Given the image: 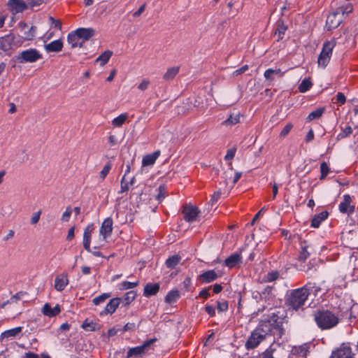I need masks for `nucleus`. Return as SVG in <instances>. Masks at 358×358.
<instances>
[{"instance_id":"obj_1","label":"nucleus","mask_w":358,"mask_h":358,"mask_svg":"<svg viewBox=\"0 0 358 358\" xmlns=\"http://www.w3.org/2000/svg\"><path fill=\"white\" fill-rule=\"evenodd\" d=\"M310 285L311 284L308 283L301 288L291 291L286 300L289 309L298 310L303 308L310 294Z\"/></svg>"},{"instance_id":"obj_41","label":"nucleus","mask_w":358,"mask_h":358,"mask_svg":"<svg viewBox=\"0 0 358 358\" xmlns=\"http://www.w3.org/2000/svg\"><path fill=\"white\" fill-rule=\"evenodd\" d=\"M110 294H107V293L102 294L95 297L93 299V303L96 306H98V305L105 302V301L106 299H108V298H110Z\"/></svg>"},{"instance_id":"obj_23","label":"nucleus","mask_w":358,"mask_h":358,"mask_svg":"<svg viewBox=\"0 0 358 358\" xmlns=\"http://www.w3.org/2000/svg\"><path fill=\"white\" fill-rule=\"evenodd\" d=\"M67 41L71 45L72 48L76 47H81L83 45V41L78 37L76 31H72L69 34L67 37Z\"/></svg>"},{"instance_id":"obj_43","label":"nucleus","mask_w":358,"mask_h":358,"mask_svg":"<svg viewBox=\"0 0 358 358\" xmlns=\"http://www.w3.org/2000/svg\"><path fill=\"white\" fill-rule=\"evenodd\" d=\"M275 350V348H274V345L273 344L271 345L270 347L268 348H267L262 354V358H273V354Z\"/></svg>"},{"instance_id":"obj_19","label":"nucleus","mask_w":358,"mask_h":358,"mask_svg":"<svg viewBox=\"0 0 358 358\" xmlns=\"http://www.w3.org/2000/svg\"><path fill=\"white\" fill-rule=\"evenodd\" d=\"M63 48V42L62 40L58 39L53 41L48 44L45 45V50L48 52H57L62 50Z\"/></svg>"},{"instance_id":"obj_34","label":"nucleus","mask_w":358,"mask_h":358,"mask_svg":"<svg viewBox=\"0 0 358 358\" xmlns=\"http://www.w3.org/2000/svg\"><path fill=\"white\" fill-rule=\"evenodd\" d=\"M312 85L313 83L310 78H304L299 85L298 89L300 92L304 93L309 90Z\"/></svg>"},{"instance_id":"obj_20","label":"nucleus","mask_w":358,"mask_h":358,"mask_svg":"<svg viewBox=\"0 0 358 358\" xmlns=\"http://www.w3.org/2000/svg\"><path fill=\"white\" fill-rule=\"evenodd\" d=\"M242 257L240 253H234L228 257L224 261V265L229 268H233L241 262Z\"/></svg>"},{"instance_id":"obj_7","label":"nucleus","mask_w":358,"mask_h":358,"mask_svg":"<svg viewBox=\"0 0 358 358\" xmlns=\"http://www.w3.org/2000/svg\"><path fill=\"white\" fill-rule=\"evenodd\" d=\"M156 341L155 338H151L143 343V345L130 348L127 352V358L137 357L144 355L150 348V345Z\"/></svg>"},{"instance_id":"obj_32","label":"nucleus","mask_w":358,"mask_h":358,"mask_svg":"<svg viewBox=\"0 0 358 358\" xmlns=\"http://www.w3.org/2000/svg\"><path fill=\"white\" fill-rule=\"evenodd\" d=\"M127 118L128 114L122 113L113 120L112 124L115 127H120L125 122Z\"/></svg>"},{"instance_id":"obj_36","label":"nucleus","mask_w":358,"mask_h":358,"mask_svg":"<svg viewBox=\"0 0 358 358\" xmlns=\"http://www.w3.org/2000/svg\"><path fill=\"white\" fill-rule=\"evenodd\" d=\"M287 29V27L284 24L282 20H279L277 22V28L275 29V34L278 35V38L281 39L283 37L286 30Z\"/></svg>"},{"instance_id":"obj_14","label":"nucleus","mask_w":358,"mask_h":358,"mask_svg":"<svg viewBox=\"0 0 358 358\" xmlns=\"http://www.w3.org/2000/svg\"><path fill=\"white\" fill-rule=\"evenodd\" d=\"M8 6L14 13H21L27 8V5L22 0H9Z\"/></svg>"},{"instance_id":"obj_53","label":"nucleus","mask_w":358,"mask_h":358,"mask_svg":"<svg viewBox=\"0 0 358 358\" xmlns=\"http://www.w3.org/2000/svg\"><path fill=\"white\" fill-rule=\"evenodd\" d=\"M72 213V210L70 207L66 208L65 212L63 213L62 220L64 222H68Z\"/></svg>"},{"instance_id":"obj_64","label":"nucleus","mask_w":358,"mask_h":358,"mask_svg":"<svg viewBox=\"0 0 358 358\" xmlns=\"http://www.w3.org/2000/svg\"><path fill=\"white\" fill-rule=\"evenodd\" d=\"M50 21L52 22V25L58 29H61L62 28V23L59 20H55L52 17H50L49 18Z\"/></svg>"},{"instance_id":"obj_54","label":"nucleus","mask_w":358,"mask_h":358,"mask_svg":"<svg viewBox=\"0 0 358 358\" xmlns=\"http://www.w3.org/2000/svg\"><path fill=\"white\" fill-rule=\"evenodd\" d=\"M96 324L93 322H87V321L84 322L83 324V327L87 331H94L95 330Z\"/></svg>"},{"instance_id":"obj_59","label":"nucleus","mask_w":358,"mask_h":358,"mask_svg":"<svg viewBox=\"0 0 358 358\" xmlns=\"http://www.w3.org/2000/svg\"><path fill=\"white\" fill-rule=\"evenodd\" d=\"M235 153H236V149L235 148H231V149L228 150L227 152V155L224 157L225 160H231V159H232L234 157V156H235Z\"/></svg>"},{"instance_id":"obj_31","label":"nucleus","mask_w":358,"mask_h":358,"mask_svg":"<svg viewBox=\"0 0 358 358\" xmlns=\"http://www.w3.org/2000/svg\"><path fill=\"white\" fill-rule=\"evenodd\" d=\"M308 246L307 245L306 242H301L300 243V252L299 256V259L301 261H305L309 257L310 253L308 251Z\"/></svg>"},{"instance_id":"obj_24","label":"nucleus","mask_w":358,"mask_h":358,"mask_svg":"<svg viewBox=\"0 0 358 358\" xmlns=\"http://www.w3.org/2000/svg\"><path fill=\"white\" fill-rule=\"evenodd\" d=\"M22 331V327H17L3 331L1 335V339L15 338L18 336Z\"/></svg>"},{"instance_id":"obj_35","label":"nucleus","mask_w":358,"mask_h":358,"mask_svg":"<svg viewBox=\"0 0 358 358\" xmlns=\"http://www.w3.org/2000/svg\"><path fill=\"white\" fill-rule=\"evenodd\" d=\"M179 296L180 294L178 290L170 291L165 297V301L168 303H175Z\"/></svg>"},{"instance_id":"obj_3","label":"nucleus","mask_w":358,"mask_h":358,"mask_svg":"<svg viewBox=\"0 0 358 358\" xmlns=\"http://www.w3.org/2000/svg\"><path fill=\"white\" fill-rule=\"evenodd\" d=\"M315 321L320 329H329L336 327L339 319L329 310H322L315 314Z\"/></svg>"},{"instance_id":"obj_13","label":"nucleus","mask_w":358,"mask_h":358,"mask_svg":"<svg viewBox=\"0 0 358 358\" xmlns=\"http://www.w3.org/2000/svg\"><path fill=\"white\" fill-rule=\"evenodd\" d=\"M16 36L13 34H8L0 38V49L4 52L10 50L11 45L17 43L15 41Z\"/></svg>"},{"instance_id":"obj_50","label":"nucleus","mask_w":358,"mask_h":358,"mask_svg":"<svg viewBox=\"0 0 358 358\" xmlns=\"http://www.w3.org/2000/svg\"><path fill=\"white\" fill-rule=\"evenodd\" d=\"M229 306L227 301H217V308L219 312H223L228 310Z\"/></svg>"},{"instance_id":"obj_16","label":"nucleus","mask_w":358,"mask_h":358,"mask_svg":"<svg viewBox=\"0 0 358 358\" xmlns=\"http://www.w3.org/2000/svg\"><path fill=\"white\" fill-rule=\"evenodd\" d=\"M75 31L78 34V37L81 39L83 43L89 40L95 34V31L92 28H79Z\"/></svg>"},{"instance_id":"obj_52","label":"nucleus","mask_w":358,"mask_h":358,"mask_svg":"<svg viewBox=\"0 0 358 358\" xmlns=\"http://www.w3.org/2000/svg\"><path fill=\"white\" fill-rule=\"evenodd\" d=\"M158 190V194L157 196V199L158 201H161L162 199H164L165 198V194H166V189H165V187L164 186H159L157 189Z\"/></svg>"},{"instance_id":"obj_61","label":"nucleus","mask_w":358,"mask_h":358,"mask_svg":"<svg viewBox=\"0 0 358 358\" xmlns=\"http://www.w3.org/2000/svg\"><path fill=\"white\" fill-rule=\"evenodd\" d=\"M205 310L210 317H213L215 315V309L213 306L206 305L205 306Z\"/></svg>"},{"instance_id":"obj_40","label":"nucleus","mask_w":358,"mask_h":358,"mask_svg":"<svg viewBox=\"0 0 358 358\" xmlns=\"http://www.w3.org/2000/svg\"><path fill=\"white\" fill-rule=\"evenodd\" d=\"M112 168V164L110 162H108L103 168V169L99 173V177L101 180H103L106 177L109 173L110 171Z\"/></svg>"},{"instance_id":"obj_5","label":"nucleus","mask_w":358,"mask_h":358,"mask_svg":"<svg viewBox=\"0 0 358 358\" xmlns=\"http://www.w3.org/2000/svg\"><path fill=\"white\" fill-rule=\"evenodd\" d=\"M336 45L335 40H331L326 41L322 47V50L318 57L317 63L318 65L322 67H325L331 58L332 55V50Z\"/></svg>"},{"instance_id":"obj_27","label":"nucleus","mask_w":358,"mask_h":358,"mask_svg":"<svg viewBox=\"0 0 358 358\" xmlns=\"http://www.w3.org/2000/svg\"><path fill=\"white\" fill-rule=\"evenodd\" d=\"M351 198L350 195L345 194L343 196V201L341 202L338 206L339 210L343 213H346L348 212L349 208H350Z\"/></svg>"},{"instance_id":"obj_15","label":"nucleus","mask_w":358,"mask_h":358,"mask_svg":"<svg viewBox=\"0 0 358 358\" xmlns=\"http://www.w3.org/2000/svg\"><path fill=\"white\" fill-rule=\"evenodd\" d=\"M69 284L68 275L66 273H62L56 276L55 279V288L59 291H63Z\"/></svg>"},{"instance_id":"obj_21","label":"nucleus","mask_w":358,"mask_h":358,"mask_svg":"<svg viewBox=\"0 0 358 358\" xmlns=\"http://www.w3.org/2000/svg\"><path fill=\"white\" fill-rule=\"evenodd\" d=\"M217 278V274L214 270L207 271L199 275V279L202 282L209 283Z\"/></svg>"},{"instance_id":"obj_28","label":"nucleus","mask_w":358,"mask_h":358,"mask_svg":"<svg viewBox=\"0 0 358 358\" xmlns=\"http://www.w3.org/2000/svg\"><path fill=\"white\" fill-rule=\"evenodd\" d=\"M180 70L179 66H173L169 68L163 76V79L165 80H173L176 75L178 73Z\"/></svg>"},{"instance_id":"obj_6","label":"nucleus","mask_w":358,"mask_h":358,"mask_svg":"<svg viewBox=\"0 0 358 358\" xmlns=\"http://www.w3.org/2000/svg\"><path fill=\"white\" fill-rule=\"evenodd\" d=\"M18 27L22 33V41H17L21 45L24 41H32L36 34L37 27L31 25L29 26L27 23L20 22L18 24Z\"/></svg>"},{"instance_id":"obj_33","label":"nucleus","mask_w":358,"mask_h":358,"mask_svg":"<svg viewBox=\"0 0 358 358\" xmlns=\"http://www.w3.org/2000/svg\"><path fill=\"white\" fill-rule=\"evenodd\" d=\"M325 108L324 107L318 108L316 110L312 111L307 117V120L310 122L315 119H319L324 112Z\"/></svg>"},{"instance_id":"obj_45","label":"nucleus","mask_w":358,"mask_h":358,"mask_svg":"<svg viewBox=\"0 0 358 358\" xmlns=\"http://www.w3.org/2000/svg\"><path fill=\"white\" fill-rule=\"evenodd\" d=\"M120 183V190L118 192V194H122L127 192L129 188V184L128 182L125 181V176L122 177Z\"/></svg>"},{"instance_id":"obj_42","label":"nucleus","mask_w":358,"mask_h":358,"mask_svg":"<svg viewBox=\"0 0 358 358\" xmlns=\"http://www.w3.org/2000/svg\"><path fill=\"white\" fill-rule=\"evenodd\" d=\"M352 133V129L350 126H347L342 129V131L337 136V139L341 140L350 136Z\"/></svg>"},{"instance_id":"obj_12","label":"nucleus","mask_w":358,"mask_h":358,"mask_svg":"<svg viewBox=\"0 0 358 358\" xmlns=\"http://www.w3.org/2000/svg\"><path fill=\"white\" fill-rule=\"evenodd\" d=\"M113 222L111 217H107L102 222L99 233L103 236V240L111 235L113 231Z\"/></svg>"},{"instance_id":"obj_63","label":"nucleus","mask_w":358,"mask_h":358,"mask_svg":"<svg viewBox=\"0 0 358 358\" xmlns=\"http://www.w3.org/2000/svg\"><path fill=\"white\" fill-rule=\"evenodd\" d=\"M40 216H41V211L34 213L31 218V223L32 224H36L40 220Z\"/></svg>"},{"instance_id":"obj_60","label":"nucleus","mask_w":358,"mask_h":358,"mask_svg":"<svg viewBox=\"0 0 358 358\" xmlns=\"http://www.w3.org/2000/svg\"><path fill=\"white\" fill-rule=\"evenodd\" d=\"M135 328H136L135 323H134V322H128V323H127L124 326V327L122 329V331L125 332V331H133V330L135 329Z\"/></svg>"},{"instance_id":"obj_58","label":"nucleus","mask_w":358,"mask_h":358,"mask_svg":"<svg viewBox=\"0 0 358 358\" xmlns=\"http://www.w3.org/2000/svg\"><path fill=\"white\" fill-rule=\"evenodd\" d=\"M191 284H192V281H191L190 278H189V277L185 278L182 283V287L185 291L189 290Z\"/></svg>"},{"instance_id":"obj_29","label":"nucleus","mask_w":358,"mask_h":358,"mask_svg":"<svg viewBox=\"0 0 358 358\" xmlns=\"http://www.w3.org/2000/svg\"><path fill=\"white\" fill-rule=\"evenodd\" d=\"M112 55L113 52L110 50H106L96 58V62L101 66H104L109 61Z\"/></svg>"},{"instance_id":"obj_38","label":"nucleus","mask_w":358,"mask_h":358,"mask_svg":"<svg viewBox=\"0 0 358 358\" xmlns=\"http://www.w3.org/2000/svg\"><path fill=\"white\" fill-rule=\"evenodd\" d=\"M280 276L279 272L277 271H272L268 272L263 278L264 282H271L276 280Z\"/></svg>"},{"instance_id":"obj_11","label":"nucleus","mask_w":358,"mask_h":358,"mask_svg":"<svg viewBox=\"0 0 358 358\" xmlns=\"http://www.w3.org/2000/svg\"><path fill=\"white\" fill-rule=\"evenodd\" d=\"M285 71L280 69H268L264 71V77L268 85H271L275 78H281L284 76Z\"/></svg>"},{"instance_id":"obj_55","label":"nucleus","mask_w":358,"mask_h":358,"mask_svg":"<svg viewBox=\"0 0 358 358\" xmlns=\"http://www.w3.org/2000/svg\"><path fill=\"white\" fill-rule=\"evenodd\" d=\"M336 11H339L343 17L344 14L351 13L352 11V7L351 5H348L345 7H341L338 8Z\"/></svg>"},{"instance_id":"obj_46","label":"nucleus","mask_w":358,"mask_h":358,"mask_svg":"<svg viewBox=\"0 0 358 358\" xmlns=\"http://www.w3.org/2000/svg\"><path fill=\"white\" fill-rule=\"evenodd\" d=\"M90 241H91V235L83 234V246L84 248L90 252Z\"/></svg>"},{"instance_id":"obj_10","label":"nucleus","mask_w":358,"mask_h":358,"mask_svg":"<svg viewBox=\"0 0 358 358\" xmlns=\"http://www.w3.org/2000/svg\"><path fill=\"white\" fill-rule=\"evenodd\" d=\"M200 213L199 208L191 204H186L183 206L182 214L184 219L189 222H194Z\"/></svg>"},{"instance_id":"obj_9","label":"nucleus","mask_w":358,"mask_h":358,"mask_svg":"<svg viewBox=\"0 0 358 358\" xmlns=\"http://www.w3.org/2000/svg\"><path fill=\"white\" fill-rule=\"evenodd\" d=\"M330 358H354V354L348 344L343 343L332 352Z\"/></svg>"},{"instance_id":"obj_8","label":"nucleus","mask_w":358,"mask_h":358,"mask_svg":"<svg viewBox=\"0 0 358 358\" xmlns=\"http://www.w3.org/2000/svg\"><path fill=\"white\" fill-rule=\"evenodd\" d=\"M343 21L342 15L339 11H334L327 16L325 28L330 31L337 28Z\"/></svg>"},{"instance_id":"obj_18","label":"nucleus","mask_w":358,"mask_h":358,"mask_svg":"<svg viewBox=\"0 0 358 358\" xmlns=\"http://www.w3.org/2000/svg\"><path fill=\"white\" fill-rule=\"evenodd\" d=\"M120 298H113L110 299V301L106 305V306L105 307L104 310L101 313V315L113 313L118 307V306L120 305Z\"/></svg>"},{"instance_id":"obj_49","label":"nucleus","mask_w":358,"mask_h":358,"mask_svg":"<svg viewBox=\"0 0 358 358\" xmlns=\"http://www.w3.org/2000/svg\"><path fill=\"white\" fill-rule=\"evenodd\" d=\"M272 296H273V289L271 287H266L261 294V297L264 299H269Z\"/></svg>"},{"instance_id":"obj_62","label":"nucleus","mask_w":358,"mask_h":358,"mask_svg":"<svg viewBox=\"0 0 358 358\" xmlns=\"http://www.w3.org/2000/svg\"><path fill=\"white\" fill-rule=\"evenodd\" d=\"M221 196V192L217 191L215 192L211 196V199L210 201L211 205L213 206L215 202L217 201V200L220 198Z\"/></svg>"},{"instance_id":"obj_37","label":"nucleus","mask_w":358,"mask_h":358,"mask_svg":"<svg viewBox=\"0 0 358 358\" xmlns=\"http://www.w3.org/2000/svg\"><path fill=\"white\" fill-rule=\"evenodd\" d=\"M240 121L239 113L232 114L228 119L223 122V124L226 126H232L236 124Z\"/></svg>"},{"instance_id":"obj_26","label":"nucleus","mask_w":358,"mask_h":358,"mask_svg":"<svg viewBox=\"0 0 358 358\" xmlns=\"http://www.w3.org/2000/svg\"><path fill=\"white\" fill-rule=\"evenodd\" d=\"M328 217L327 211H322L319 214L314 216L311 221V227L317 228L320 225L321 222L326 220Z\"/></svg>"},{"instance_id":"obj_25","label":"nucleus","mask_w":358,"mask_h":358,"mask_svg":"<svg viewBox=\"0 0 358 358\" xmlns=\"http://www.w3.org/2000/svg\"><path fill=\"white\" fill-rule=\"evenodd\" d=\"M159 289L158 283H148L144 287V296L148 297L156 294Z\"/></svg>"},{"instance_id":"obj_48","label":"nucleus","mask_w":358,"mask_h":358,"mask_svg":"<svg viewBox=\"0 0 358 358\" xmlns=\"http://www.w3.org/2000/svg\"><path fill=\"white\" fill-rule=\"evenodd\" d=\"M293 128V124L292 123H287L285 127L282 129V130L281 131L280 134V137H285L289 133V131L292 130V129Z\"/></svg>"},{"instance_id":"obj_4","label":"nucleus","mask_w":358,"mask_h":358,"mask_svg":"<svg viewBox=\"0 0 358 358\" xmlns=\"http://www.w3.org/2000/svg\"><path fill=\"white\" fill-rule=\"evenodd\" d=\"M42 59V54L36 48H29L19 52L15 56L17 63H34Z\"/></svg>"},{"instance_id":"obj_39","label":"nucleus","mask_w":358,"mask_h":358,"mask_svg":"<svg viewBox=\"0 0 358 358\" xmlns=\"http://www.w3.org/2000/svg\"><path fill=\"white\" fill-rule=\"evenodd\" d=\"M139 284V281L136 282H128V281H124L121 282L120 285V289L122 290L129 289H132L135 287H136Z\"/></svg>"},{"instance_id":"obj_30","label":"nucleus","mask_w":358,"mask_h":358,"mask_svg":"<svg viewBox=\"0 0 358 358\" xmlns=\"http://www.w3.org/2000/svg\"><path fill=\"white\" fill-rule=\"evenodd\" d=\"M180 260L181 257L178 255H175L168 258L165 264L167 268H173L179 264Z\"/></svg>"},{"instance_id":"obj_22","label":"nucleus","mask_w":358,"mask_h":358,"mask_svg":"<svg viewBox=\"0 0 358 358\" xmlns=\"http://www.w3.org/2000/svg\"><path fill=\"white\" fill-rule=\"evenodd\" d=\"M159 155L160 151L157 150L152 154L144 156L142 160V165L143 166L153 165L155 163L157 159L159 157Z\"/></svg>"},{"instance_id":"obj_17","label":"nucleus","mask_w":358,"mask_h":358,"mask_svg":"<svg viewBox=\"0 0 358 358\" xmlns=\"http://www.w3.org/2000/svg\"><path fill=\"white\" fill-rule=\"evenodd\" d=\"M41 312L44 315L52 317L57 315L61 312V308L58 304L52 308L49 303H46L42 308Z\"/></svg>"},{"instance_id":"obj_51","label":"nucleus","mask_w":358,"mask_h":358,"mask_svg":"<svg viewBox=\"0 0 358 358\" xmlns=\"http://www.w3.org/2000/svg\"><path fill=\"white\" fill-rule=\"evenodd\" d=\"M335 99H336V103H338L340 105L344 104L345 103V101H346L345 96L342 92H338L336 95Z\"/></svg>"},{"instance_id":"obj_47","label":"nucleus","mask_w":358,"mask_h":358,"mask_svg":"<svg viewBox=\"0 0 358 358\" xmlns=\"http://www.w3.org/2000/svg\"><path fill=\"white\" fill-rule=\"evenodd\" d=\"M136 296V294L134 291L128 292L125 296L124 301H126V304H129L131 301H133Z\"/></svg>"},{"instance_id":"obj_2","label":"nucleus","mask_w":358,"mask_h":358,"mask_svg":"<svg viewBox=\"0 0 358 358\" xmlns=\"http://www.w3.org/2000/svg\"><path fill=\"white\" fill-rule=\"evenodd\" d=\"M269 331L270 327L268 324H262L257 327L245 342V348L252 350L257 348L263 341L271 336Z\"/></svg>"},{"instance_id":"obj_57","label":"nucleus","mask_w":358,"mask_h":358,"mask_svg":"<svg viewBox=\"0 0 358 358\" xmlns=\"http://www.w3.org/2000/svg\"><path fill=\"white\" fill-rule=\"evenodd\" d=\"M149 85H150V80L148 79H143L141 81V83L139 84L138 88L141 91H144L148 89Z\"/></svg>"},{"instance_id":"obj_44","label":"nucleus","mask_w":358,"mask_h":358,"mask_svg":"<svg viewBox=\"0 0 358 358\" xmlns=\"http://www.w3.org/2000/svg\"><path fill=\"white\" fill-rule=\"evenodd\" d=\"M320 172H321V176H320L321 180L324 179L329 173V168L326 162H322L320 164Z\"/></svg>"},{"instance_id":"obj_56","label":"nucleus","mask_w":358,"mask_h":358,"mask_svg":"<svg viewBox=\"0 0 358 358\" xmlns=\"http://www.w3.org/2000/svg\"><path fill=\"white\" fill-rule=\"evenodd\" d=\"M42 0H28L27 7L29 6L31 8L39 6L42 3Z\"/></svg>"}]
</instances>
